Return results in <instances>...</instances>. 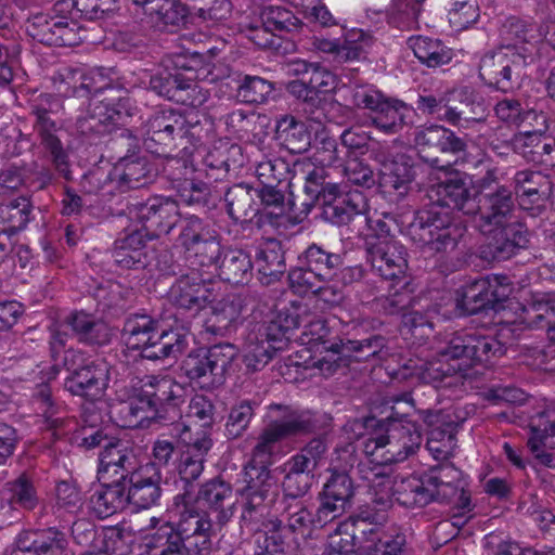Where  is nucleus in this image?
<instances>
[{"label": "nucleus", "mask_w": 555, "mask_h": 555, "mask_svg": "<svg viewBox=\"0 0 555 555\" xmlns=\"http://www.w3.org/2000/svg\"><path fill=\"white\" fill-rule=\"evenodd\" d=\"M246 531L254 534L256 545L254 555H274L283 553L286 547L295 546L292 533L286 530V526L278 515L263 521V526L258 530Z\"/></svg>", "instance_id": "f704fd0d"}, {"label": "nucleus", "mask_w": 555, "mask_h": 555, "mask_svg": "<svg viewBox=\"0 0 555 555\" xmlns=\"http://www.w3.org/2000/svg\"><path fill=\"white\" fill-rule=\"evenodd\" d=\"M260 17L266 29L271 33H275L276 37L295 31L300 25V21L292 11L279 5L264 7L261 11Z\"/></svg>", "instance_id": "e2e57ef3"}, {"label": "nucleus", "mask_w": 555, "mask_h": 555, "mask_svg": "<svg viewBox=\"0 0 555 555\" xmlns=\"http://www.w3.org/2000/svg\"><path fill=\"white\" fill-rule=\"evenodd\" d=\"M205 462L206 460L192 456L190 453L182 454L178 466L181 491L173 496L171 506H177L178 498L182 499L183 505L194 504V481L202 475Z\"/></svg>", "instance_id": "864d4df0"}, {"label": "nucleus", "mask_w": 555, "mask_h": 555, "mask_svg": "<svg viewBox=\"0 0 555 555\" xmlns=\"http://www.w3.org/2000/svg\"><path fill=\"white\" fill-rule=\"evenodd\" d=\"M385 494L395 500L402 506L409 508L424 507L436 501L431 488L426 485L424 475L421 478H406L392 483V489L385 490Z\"/></svg>", "instance_id": "79ce46f5"}, {"label": "nucleus", "mask_w": 555, "mask_h": 555, "mask_svg": "<svg viewBox=\"0 0 555 555\" xmlns=\"http://www.w3.org/2000/svg\"><path fill=\"white\" fill-rule=\"evenodd\" d=\"M171 302L181 310L197 313L215 300L210 284L196 275H182L169 292Z\"/></svg>", "instance_id": "cd10ccee"}, {"label": "nucleus", "mask_w": 555, "mask_h": 555, "mask_svg": "<svg viewBox=\"0 0 555 555\" xmlns=\"http://www.w3.org/2000/svg\"><path fill=\"white\" fill-rule=\"evenodd\" d=\"M301 263L308 266L318 278L328 281L343 266L340 254L332 253L318 244L309 245L300 256Z\"/></svg>", "instance_id": "603ef678"}, {"label": "nucleus", "mask_w": 555, "mask_h": 555, "mask_svg": "<svg viewBox=\"0 0 555 555\" xmlns=\"http://www.w3.org/2000/svg\"><path fill=\"white\" fill-rule=\"evenodd\" d=\"M293 179L305 181L304 192L307 196L305 201H297L291 193L288 205L296 217H307L317 204L321 206L345 193V188L335 181L331 169L317 166L309 159L293 163Z\"/></svg>", "instance_id": "423d86ee"}, {"label": "nucleus", "mask_w": 555, "mask_h": 555, "mask_svg": "<svg viewBox=\"0 0 555 555\" xmlns=\"http://www.w3.org/2000/svg\"><path fill=\"white\" fill-rule=\"evenodd\" d=\"M160 327L158 321L146 314H133L126 319L121 337L129 349L141 350L151 343Z\"/></svg>", "instance_id": "09e8293b"}, {"label": "nucleus", "mask_w": 555, "mask_h": 555, "mask_svg": "<svg viewBox=\"0 0 555 555\" xmlns=\"http://www.w3.org/2000/svg\"><path fill=\"white\" fill-rule=\"evenodd\" d=\"M275 139L293 154L305 153L311 146V133L307 125L292 115H283L276 120Z\"/></svg>", "instance_id": "a19ab883"}, {"label": "nucleus", "mask_w": 555, "mask_h": 555, "mask_svg": "<svg viewBox=\"0 0 555 555\" xmlns=\"http://www.w3.org/2000/svg\"><path fill=\"white\" fill-rule=\"evenodd\" d=\"M424 422L428 426V438L436 439L440 442L443 441L455 447L459 423H456L450 414L442 413L441 411H426Z\"/></svg>", "instance_id": "69168bd1"}, {"label": "nucleus", "mask_w": 555, "mask_h": 555, "mask_svg": "<svg viewBox=\"0 0 555 555\" xmlns=\"http://www.w3.org/2000/svg\"><path fill=\"white\" fill-rule=\"evenodd\" d=\"M507 286L500 285L498 280L481 278L464 285L456 298V308L463 314H477L486 310H499L508 298Z\"/></svg>", "instance_id": "6ab92c4d"}, {"label": "nucleus", "mask_w": 555, "mask_h": 555, "mask_svg": "<svg viewBox=\"0 0 555 555\" xmlns=\"http://www.w3.org/2000/svg\"><path fill=\"white\" fill-rule=\"evenodd\" d=\"M260 281L270 285L284 275L286 262L282 244L278 240H268L256 256Z\"/></svg>", "instance_id": "49530a36"}, {"label": "nucleus", "mask_w": 555, "mask_h": 555, "mask_svg": "<svg viewBox=\"0 0 555 555\" xmlns=\"http://www.w3.org/2000/svg\"><path fill=\"white\" fill-rule=\"evenodd\" d=\"M411 111L409 106L397 99L386 98L369 115V122L385 134H397L408 125Z\"/></svg>", "instance_id": "c9c22d12"}, {"label": "nucleus", "mask_w": 555, "mask_h": 555, "mask_svg": "<svg viewBox=\"0 0 555 555\" xmlns=\"http://www.w3.org/2000/svg\"><path fill=\"white\" fill-rule=\"evenodd\" d=\"M186 118L173 109H162L154 113L145 122L144 144L151 153L168 156L184 145V127Z\"/></svg>", "instance_id": "f8f14e48"}, {"label": "nucleus", "mask_w": 555, "mask_h": 555, "mask_svg": "<svg viewBox=\"0 0 555 555\" xmlns=\"http://www.w3.org/2000/svg\"><path fill=\"white\" fill-rule=\"evenodd\" d=\"M373 42V37L361 29L350 30L341 42L319 36L312 38L313 48L328 54L339 65L365 60Z\"/></svg>", "instance_id": "4be33fe9"}, {"label": "nucleus", "mask_w": 555, "mask_h": 555, "mask_svg": "<svg viewBox=\"0 0 555 555\" xmlns=\"http://www.w3.org/2000/svg\"><path fill=\"white\" fill-rule=\"evenodd\" d=\"M521 321L531 328H545L555 341V301L537 300L522 309Z\"/></svg>", "instance_id": "6e6d98bb"}, {"label": "nucleus", "mask_w": 555, "mask_h": 555, "mask_svg": "<svg viewBox=\"0 0 555 555\" xmlns=\"http://www.w3.org/2000/svg\"><path fill=\"white\" fill-rule=\"evenodd\" d=\"M501 351V344L491 336L456 333L431 359H410L405 369L422 383L437 384L449 376L466 372L475 364L488 362Z\"/></svg>", "instance_id": "7ed1b4c3"}, {"label": "nucleus", "mask_w": 555, "mask_h": 555, "mask_svg": "<svg viewBox=\"0 0 555 555\" xmlns=\"http://www.w3.org/2000/svg\"><path fill=\"white\" fill-rule=\"evenodd\" d=\"M4 491L10 494V504H16L25 509H34L38 504L36 488L26 474H21L13 481L7 482Z\"/></svg>", "instance_id": "338daca9"}, {"label": "nucleus", "mask_w": 555, "mask_h": 555, "mask_svg": "<svg viewBox=\"0 0 555 555\" xmlns=\"http://www.w3.org/2000/svg\"><path fill=\"white\" fill-rule=\"evenodd\" d=\"M151 343L141 352L142 358L156 361L178 358L188 348V338L178 331L158 328Z\"/></svg>", "instance_id": "a18cd8bd"}, {"label": "nucleus", "mask_w": 555, "mask_h": 555, "mask_svg": "<svg viewBox=\"0 0 555 555\" xmlns=\"http://www.w3.org/2000/svg\"><path fill=\"white\" fill-rule=\"evenodd\" d=\"M99 489L90 498V508L93 514L105 519L117 514L128 505L126 480H100Z\"/></svg>", "instance_id": "72a5a7b5"}, {"label": "nucleus", "mask_w": 555, "mask_h": 555, "mask_svg": "<svg viewBox=\"0 0 555 555\" xmlns=\"http://www.w3.org/2000/svg\"><path fill=\"white\" fill-rule=\"evenodd\" d=\"M143 10L151 23L160 30L168 26H179L188 14L185 7L175 0H147Z\"/></svg>", "instance_id": "8fccbe9b"}, {"label": "nucleus", "mask_w": 555, "mask_h": 555, "mask_svg": "<svg viewBox=\"0 0 555 555\" xmlns=\"http://www.w3.org/2000/svg\"><path fill=\"white\" fill-rule=\"evenodd\" d=\"M162 472L152 465H141L126 480L128 504L145 509L156 505L162 496Z\"/></svg>", "instance_id": "a878e982"}, {"label": "nucleus", "mask_w": 555, "mask_h": 555, "mask_svg": "<svg viewBox=\"0 0 555 555\" xmlns=\"http://www.w3.org/2000/svg\"><path fill=\"white\" fill-rule=\"evenodd\" d=\"M149 237L143 231H133L122 238L115 241L113 258L115 263L122 269H140L144 268L146 255L145 238Z\"/></svg>", "instance_id": "c03bdc74"}, {"label": "nucleus", "mask_w": 555, "mask_h": 555, "mask_svg": "<svg viewBox=\"0 0 555 555\" xmlns=\"http://www.w3.org/2000/svg\"><path fill=\"white\" fill-rule=\"evenodd\" d=\"M216 268L218 276L233 285L247 284L253 276L251 258L238 248H225Z\"/></svg>", "instance_id": "37998d69"}, {"label": "nucleus", "mask_w": 555, "mask_h": 555, "mask_svg": "<svg viewBox=\"0 0 555 555\" xmlns=\"http://www.w3.org/2000/svg\"><path fill=\"white\" fill-rule=\"evenodd\" d=\"M409 46L414 55L428 67H438L448 64L453 56L451 49L447 48L440 40L428 37H412Z\"/></svg>", "instance_id": "5fc2aeb1"}, {"label": "nucleus", "mask_w": 555, "mask_h": 555, "mask_svg": "<svg viewBox=\"0 0 555 555\" xmlns=\"http://www.w3.org/2000/svg\"><path fill=\"white\" fill-rule=\"evenodd\" d=\"M451 102L447 111V122L469 128L486 121L488 109L482 95L470 87L450 93Z\"/></svg>", "instance_id": "b1692460"}, {"label": "nucleus", "mask_w": 555, "mask_h": 555, "mask_svg": "<svg viewBox=\"0 0 555 555\" xmlns=\"http://www.w3.org/2000/svg\"><path fill=\"white\" fill-rule=\"evenodd\" d=\"M146 545L149 548L160 550L159 553L170 551L185 553L179 520L177 524L165 521L160 526L154 527V531L147 537Z\"/></svg>", "instance_id": "bf43d9fd"}, {"label": "nucleus", "mask_w": 555, "mask_h": 555, "mask_svg": "<svg viewBox=\"0 0 555 555\" xmlns=\"http://www.w3.org/2000/svg\"><path fill=\"white\" fill-rule=\"evenodd\" d=\"M415 144L421 158L438 169H448L460 159L465 160L467 140L452 130L434 125L415 134Z\"/></svg>", "instance_id": "6e6552de"}, {"label": "nucleus", "mask_w": 555, "mask_h": 555, "mask_svg": "<svg viewBox=\"0 0 555 555\" xmlns=\"http://www.w3.org/2000/svg\"><path fill=\"white\" fill-rule=\"evenodd\" d=\"M276 514L286 516V530L292 533L295 546H299L302 540L310 537L313 528H323L330 522L319 518V507L313 514L304 500L280 501Z\"/></svg>", "instance_id": "bb28decb"}, {"label": "nucleus", "mask_w": 555, "mask_h": 555, "mask_svg": "<svg viewBox=\"0 0 555 555\" xmlns=\"http://www.w3.org/2000/svg\"><path fill=\"white\" fill-rule=\"evenodd\" d=\"M366 260L385 280L404 276L408 260L405 247L391 236H372L364 244Z\"/></svg>", "instance_id": "dca6fc26"}, {"label": "nucleus", "mask_w": 555, "mask_h": 555, "mask_svg": "<svg viewBox=\"0 0 555 555\" xmlns=\"http://www.w3.org/2000/svg\"><path fill=\"white\" fill-rule=\"evenodd\" d=\"M386 339L380 335H373L361 340L340 339L326 349V354L319 359L314 366L324 376L333 375L339 367L349 366L354 362L365 361L378 354L385 347Z\"/></svg>", "instance_id": "ddd939ff"}, {"label": "nucleus", "mask_w": 555, "mask_h": 555, "mask_svg": "<svg viewBox=\"0 0 555 555\" xmlns=\"http://www.w3.org/2000/svg\"><path fill=\"white\" fill-rule=\"evenodd\" d=\"M474 171L485 170L473 186L461 178L434 184L428 190L431 206L418 210L408 232L410 238L424 251L449 254L456 249L466 227L453 222L451 216L438 209L448 207L467 216H477L476 228L489 237L480 249V257L488 261H503L525 248L528 231L514 220L515 199L509 186L501 184L500 170L485 156L469 160Z\"/></svg>", "instance_id": "f257e3e1"}, {"label": "nucleus", "mask_w": 555, "mask_h": 555, "mask_svg": "<svg viewBox=\"0 0 555 555\" xmlns=\"http://www.w3.org/2000/svg\"><path fill=\"white\" fill-rule=\"evenodd\" d=\"M121 91L114 87H98L89 100L91 112L100 118L107 128L120 122L128 116L129 99L120 95Z\"/></svg>", "instance_id": "473e14b6"}, {"label": "nucleus", "mask_w": 555, "mask_h": 555, "mask_svg": "<svg viewBox=\"0 0 555 555\" xmlns=\"http://www.w3.org/2000/svg\"><path fill=\"white\" fill-rule=\"evenodd\" d=\"M321 218L337 227L366 223V202L361 193H344L321 205Z\"/></svg>", "instance_id": "c85d7f7f"}, {"label": "nucleus", "mask_w": 555, "mask_h": 555, "mask_svg": "<svg viewBox=\"0 0 555 555\" xmlns=\"http://www.w3.org/2000/svg\"><path fill=\"white\" fill-rule=\"evenodd\" d=\"M66 323L79 343L89 346H104L111 341L112 334L108 325L92 314L76 311L67 317Z\"/></svg>", "instance_id": "58836bf2"}, {"label": "nucleus", "mask_w": 555, "mask_h": 555, "mask_svg": "<svg viewBox=\"0 0 555 555\" xmlns=\"http://www.w3.org/2000/svg\"><path fill=\"white\" fill-rule=\"evenodd\" d=\"M61 363L69 373L64 389L89 401L101 399L108 387L111 365L104 358L87 361L76 349L63 351Z\"/></svg>", "instance_id": "20e7f679"}, {"label": "nucleus", "mask_w": 555, "mask_h": 555, "mask_svg": "<svg viewBox=\"0 0 555 555\" xmlns=\"http://www.w3.org/2000/svg\"><path fill=\"white\" fill-rule=\"evenodd\" d=\"M436 502L454 504L457 509L470 511V493L465 489L462 472L452 463H442L424 474Z\"/></svg>", "instance_id": "f3484780"}, {"label": "nucleus", "mask_w": 555, "mask_h": 555, "mask_svg": "<svg viewBox=\"0 0 555 555\" xmlns=\"http://www.w3.org/2000/svg\"><path fill=\"white\" fill-rule=\"evenodd\" d=\"M354 485L349 474L331 470L322 491L319 493V518L333 521L351 507Z\"/></svg>", "instance_id": "412c9836"}, {"label": "nucleus", "mask_w": 555, "mask_h": 555, "mask_svg": "<svg viewBox=\"0 0 555 555\" xmlns=\"http://www.w3.org/2000/svg\"><path fill=\"white\" fill-rule=\"evenodd\" d=\"M55 90L65 98L88 100L98 89L94 77L81 67H63L53 77Z\"/></svg>", "instance_id": "4c0bfd02"}, {"label": "nucleus", "mask_w": 555, "mask_h": 555, "mask_svg": "<svg viewBox=\"0 0 555 555\" xmlns=\"http://www.w3.org/2000/svg\"><path fill=\"white\" fill-rule=\"evenodd\" d=\"M527 60L514 44L485 54L479 63V76L486 85L502 92L520 87Z\"/></svg>", "instance_id": "1a4fd4ad"}, {"label": "nucleus", "mask_w": 555, "mask_h": 555, "mask_svg": "<svg viewBox=\"0 0 555 555\" xmlns=\"http://www.w3.org/2000/svg\"><path fill=\"white\" fill-rule=\"evenodd\" d=\"M73 555L65 532L56 527L42 530L21 531L12 545L10 555Z\"/></svg>", "instance_id": "aec40b11"}, {"label": "nucleus", "mask_w": 555, "mask_h": 555, "mask_svg": "<svg viewBox=\"0 0 555 555\" xmlns=\"http://www.w3.org/2000/svg\"><path fill=\"white\" fill-rule=\"evenodd\" d=\"M529 429L527 444L530 451H535L538 444L555 447V409L548 408L531 416Z\"/></svg>", "instance_id": "4d7b16f0"}, {"label": "nucleus", "mask_w": 555, "mask_h": 555, "mask_svg": "<svg viewBox=\"0 0 555 555\" xmlns=\"http://www.w3.org/2000/svg\"><path fill=\"white\" fill-rule=\"evenodd\" d=\"M118 411L124 427H143L145 421L153 420V408L149 400L142 396L141 389L129 401L120 403Z\"/></svg>", "instance_id": "0e129e2a"}, {"label": "nucleus", "mask_w": 555, "mask_h": 555, "mask_svg": "<svg viewBox=\"0 0 555 555\" xmlns=\"http://www.w3.org/2000/svg\"><path fill=\"white\" fill-rule=\"evenodd\" d=\"M513 181L515 194L524 209L544 206L552 195V181L540 171L519 170Z\"/></svg>", "instance_id": "c756f323"}, {"label": "nucleus", "mask_w": 555, "mask_h": 555, "mask_svg": "<svg viewBox=\"0 0 555 555\" xmlns=\"http://www.w3.org/2000/svg\"><path fill=\"white\" fill-rule=\"evenodd\" d=\"M233 491L229 482L214 478L208 480L194 494V504H203L210 513H215L216 522L225 525L233 515Z\"/></svg>", "instance_id": "7c9ffc66"}, {"label": "nucleus", "mask_w": 555, "mask_h": 555, "mask_svg": "<svg viewBox=\"0 0 555 555\" xmlns=\"http://www.w3.org/2000/svg\"><path fill=\"white\" fill-rule=\"evenodd\" d=\"M237 349L230 343L191 351L182 362L184 375L204 389H214L224 384L233 369Z\"/></svg>", "instance_id": "39448f33"}, {"label": "nucleus", "mask_w": 555, "mask_h": 555, "mask_svg": "<svg viewBox=\"0 0 555 555\" xmlns=\"http://www.w3.org/2000/svg\"><path fill=\"white\" fill-rule=\"evenodd\" d=\"M300 326L297 317L278 315L274 319L259 324L256 331L249 333L251 339H258L260 343L271 345L273 351L282 350L289 341L291 331Z\"/></svg>", "instance_id": "de8ad7c7"}, {"label": "nucleus", "mask_w": 555, "mask_h": 555, "mask_svg": "<svg viewBox=\"0 0 555 555\" xmlns=\"http://www.w3.org/2000/svg\"><path fill=\"white\" fill-rule=\"evenodd\" d=\"M255 173L261 184H292L293 164L289 165L284 158H264L256 166Z\"/></svg>", "instance_id": "680f3d73"}, {"label": "nucleus", "mask_w": 555, "mask_h": 555, "mask_svg": "<svg viewBox=\"0 0 555 555\" xmlns=\"http://www.w3.org/2000/svg\"><path fill=\"white\" fill-rule=\"evenodd\" d=\"M142 396L153 408V420L163 425H171L179 430L188 429L181 422L182 406L188 398V388L169 375H150L142 380Z\"/></svg>", "instance_id": "0eeeda50"}, {"label": "nucleus", "mask_w": 555, "mask_h": 555, "mask_svg": "<svg viewBox=\"0 0 555 555\" xmlns=\"http://www.w3.org/2000/svg\"><path fill=\"white\" fill-rule=\"evenodd\" d=\"M186 125L184 127V142L192 145H204L212 141L216 137L215 122L207 115L190 114L185 116Z\"/></svg>", "instance_id": "774afa93"}, {"label": "nucleus", "mask_w": 555, "mask_h": 555, "mask_svg": "<svg viewBox=\"0 0 555 555\" xmlns=\"http://www.w3.org/2000/svg\"><path fill=\"white\" fill-rule=\"evenodd\" d=\"M135 450L128 442L114 439L107 440L99 454V480H127L139 468Z\"/></svg>", "instance_id": "5701e85b"}, {"label": "nucleus", "mask_w": 555, "mask_h": 555, "mask_svg": "<svg viewBox=\"0 0 555 555\" xmlns=\"http://www.w3.org/2000/svg\"><path fill=\"white\" fill-rule=\"evenodd\" d=\"M383 425L384 423L382 422V420H378L375 416H369L362 420H357L352 424L354 428L372 429V431L367 434V437L363 442V452L367 456V459L379 463H384L382 455L383 451L386 450Z\"/></svg>", "instance_id": "13d9d810"}, {"label": "nucleus", "mask_w": 555, "mask_h": 555, "mask_svg": "<svg viewBox=\"0 0 555 555\" xmlns=\"http://www.w3.org/2000/svg\"><path fill=\"white\" fill-rule=\"evenodd\" d=\"M206 176L214 181L222 180L231 170L244 164L242 147L233 143H221L208 151L203 159Z\"/></svg>", "instance_id": "e433bc0d"}, {"label": "nucleus", "mask_w": 555, "mask_h": 555, "mask_svg": "<svg viewBox=\"0 0 555 555\" xmlns=\"http://www.w3.org/2000/svg\"><path fill=\"white\" fill-rule=\"evenodd\" d=\"M270 411L280 415L261 430L250 459L244 466L240 524L243 530H258L263 521L276 516L281 501L280 486L270 470L278 444L291 437L307 436L321 430V423L310 412H298L288 405L271 404Z\"/></svg>", "instance_id": "f03ea898"}, {"label": "nucleus", "mask_w": 555, "mask_h": 555, "mask_svg": "<svg viewBox=\"0 0 555 555\" xmlns=\"http://www.w3.org/2000/svg\"><path fill=\"white\" fill-rule=\"evenodd\" d=\"M33 205L27 197H18L0 205V222L8 225L7 231L15 234L24 230L30 220Z\"/></svg>", "instance_id": "052dcab7"}, {"label": "nucleus", "mask_w": 555, "mask_h": 555, "mask_svg": "<svg viewBox=\"0 0 555 555\" xmlns=\"http://www.w3.org/2000/svg\"><path fill=\"white\" fill-rule=\"evenodd\" d=\"M244 306V299L238 294H227L211 307V314L205 321V332L215 336L225 337L237 324Z\"/></svg>", "instance_id": "2f4dec72"}, {"label": "nucleus", "mask_w": 555, "mask_h": 555, "mask_svg": "<svg viewBox=\"0 0 555 555\" xmlns=\"http://www.w3.org/2000/svg\"><path fill=\"white\" fill-rule=\"evenodd\" d=\"M178 242L202 267H217L225 250L219 232L195 215L182 219Z\"/></svg>", "instance_id": "9d476101"}, {"label": "nucleus", "mask_w": 555, "mask_h": 555, "mask_svg": "<svg viewBox=\"0 0 555 555\" xmlns=\"http://www.w3.org/2000/svg\"><path fill=\"white\" fill-rule=\"evenodd\" d=\"M130 214L142 223L150 240L169 234L180 219L178 202L168 196H152L129 207Z\"/></svg>", "instance_id": "4468645a"}, {"label": "nucleus", "mask_w": 555, "mask_h": 555, "mask_svg": "<svg viewBox=\"0 0 555 555\" xmlns=\"http://www.w3.org/2000/svg\"><path fill=\"white\" fill-rule=\"evenodd\" d=\"M155 175L154 166L146 156L132 153L119 157L107 179L124 193L145 186Z\"/></svg>", "instance_id": "393cba45"}, {"label": "nucleus", "mask_w": 555, "mask_h": 555, "mask_svg": "<svg viewBox=\"0 0 555 555\" xmlns=\"http://www.w3.org/2000/svg\"><path fill=\"white\" fill-rule=\"evenodd\" d=\"M177 195L182 204L195 208L215 207L221 199V193L209 183L195 179L181 181L177 185Z\"/></svg>", "instance_id": "3c124183"}, {"label": "nucleus", "mask_w": 555, "mask_h": 555, "mask_svg": "<svg viewBox=\"0 0 555 555\" xmlns=\"http://www.w3.org/2000/svg\"><path fill=\"white\" fill-rule=\"evenodd\" d=\"M170 511L179 518L185 554L209 555L212 550V524L206 514L199 513L194 504L183 505L181 498L177 499V506H171Z\"/></svg>", "instance_id": "2eb2a0df"}, {"label": "nucleus", "mask_w": 555, "mask_h": 555, "mask_svg": "<svg viewBox=\"0 0 555 555\" xmlns=\"http://www.w3.org/2000/svg\"><path fill=\"white\" fill-rule=\"evenodd\" d=\"M61 107L60 100L49 93L38 95L31 104V114L36 117L34 128L40 137L41 144L49 152L56 170L69 179L68 156L56 135L57 125L52 118Z\"/></svg>", "instance_id": "9b49d317"}, {"label": "nucleus", "mask_w": 555, "mask_h": 555, "mask_svg": "<svg viewBox=\"0 0 555 555\" xmlns=\"http://www.w3.org/2000/svg\"><path fill=\"white\" fill-rule=\"evenodd\" d=\"M227 211L235 222L250 221L259 212L257 189L247 183H237L224 194Z\"/></svg>", "instance_id": "ea45409f"}, {"label": "nucleus", "mask_w": 555, "mask_h": 555, "mask_svg": "<svg viewBox=\"0 0 555 555\" xmlns=\"http://www.w3.org/2000/svg\"><path fill=\"white\" fill-rule=\"evenodd\" d=\"M382 422L386 442L382 455L384 463L402 462L420 449L423 436L416 423L390 416Z\"/></svg>", "instance_id": "a211bd4d"}]
</instances>
